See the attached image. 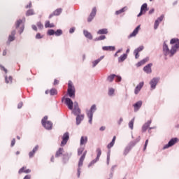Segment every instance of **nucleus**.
<instances>
[{
  "mask_svg": "<svg viewBox=\"0 0 179 179\" xmlns=\"http://www.w3.org/2000/svg\"><path fill=\"white\" fill-rule=\"evenodd\" d=\"M30 178H31L30 175H27V176L24 178V179H30Z\"/></svg>",
  "mask_w": 179,
  "mask_h": 179,
  "instance_id": "e2e57ef3",
  "label": "nucleus"
},
{
  "mask_svg": "<svg viewBox=\"0 0 179 179\" xmlns=\"http://www.w3.org/2000/svg\"><path fill=\"white\" fill-rule=\"evenodd\" d=\"M55 27L54 24L53 23L50 24V21H46L45 22V27H46V29L48 28V27Z\"/></svg>",
  "mask_w": 179,
  "mask_h": 179,
  "instance_id": "ea45409f",
  "label": "nucleus"
},
{
  "mask_svg": "<svg viewBox=\"0 0 179 179\" xmlns=\"http://www.w3.org/2000/svg\"><path fill=\"white\" fill-rule=\"evenodd\" d=\"M147 10H148V3H145L141 6V11L138 15V17H139V16H142L143 13H146Z\"/></svg>",
  "mask_w": 179,
  "mask_h": 179,
  "instance_id": "9b49d317",
  "label": "nucleus"
},
{
  "mask_svg": "<svg viewBox=\"0 0 179 179\" xmlns=\"http://www.w3.org/2000/svg\"><path fill=\"white\" fill-rule=\"evenodd\" d=\"M75 31V28L73 27V28H71L70 30H69V33L72 34V33H74Z\"/></svg>",
  "mask_w": 179,
  "mask_h": 179,
  "instance_id": "13d9d810",
  "label": "nucleus"
},
{
  "mask_svg": "<svg viewBox=\"0 0 179 179\" xmlns=\"http://www.w3.org/2000/svg\"><path fill=\"white\" fill-rule=\"evenodd\" d=\"M58 83H59V81H58L57 80H55L54 85H58Z\"/></svg>",
  "mask_w": 179,
  "mask_h": 179,
  "instance_id": "774afa93",
  "label": "nucleus"
},
{
  "mask_svg": "<svg viewBox=\"0 0 179 179\" xmlns=\"http://www.w3.org/2000/svg\"><path fill=\"white\" fill-rule=\"evenodd\" d=\"M102 50H103V51H115V47H114V46H103L102 48Z\"/></svg>",
  "mask_w": 179,
  "mask_h": 179,
  "instance_id": "5701e85b",
  "label": "nucleus"
},
{
  "mask_svg": "<svg viewBox=\"0 0 179 179\" xmlns=\"http://www.w3.org/2000/svg\"><path fill=\"white\" fill-rule=\"evenodd\" d=\"M33 30L37 31V27L36 25H32Z\"/></svg>",
  "mask_w": 179,
  "mask_h": 179,
  "instance_id": "338daca9",
  "label": "nucleus"
},
{
  "mask_svg": "<svg viewBox=\"0 0 179 179\" xmlns=\"http://www.w3.org/2000/svg\"><path fill=\"white\" fill-rule=\"evenodd\" d=\"M127 9V7H124L123 8L119 10H117L115 12V15H121V13H124V12H125Z\"/></svg>",
  "mask_w": 179,
  "mask_h": 179,
  "instance_id": "4c0bfd02",
  "label": "nucleus"
},
{
  "mask_svg": "<svg viewBox=\"0 0 179 179\" xmlns=\"http://www.w3.org/2000/svg\"><path fill=\"white\" fill-rule=\"evenodd\" d=\"M48 120V117L45 116L42 119V125L45 128V129H52V122L50 121H47Z\"/></svg>",
  "mask_w": 179,
  "mask_h": 179,
  "instance_id": "f257e3e1",
  "label": "nucleus"
},
{
  "mask_svg": "<svg viewBox=\"0 0 179 179\" xmlns=\"http://www.w3.org/2000/svg\"><path fill=\"white\" fill-rule=\"evenodd\" d=\"M15 34H16V31H13L11 32V35H10L8 37L9 41H13V40H15Z\"/></svg>",
  "mask_w": 179,
  "mask_h": 179,
  "instance_id": "473e14b6",
  "label": "nucleus"
},
{
  "mask_svg": "<svg viewBox=\"0 0 179 179\" xmlns=\"http://www.w3.org/2000/svg\"><path fill=\"white\" fill-rule=\"evenodd\" d=\"M103 58H104V56H101L100 58H99L96 60H94V62H92L93 68H94L99 64V62H100V61H101V59H103Z\"/></svg>",
  "mask_w": 179,
  "mask_h": 179,
  "instance_id": "bb28decb",
  "label": "nucleus"
},
{
  "mask_svg": "<svg viewBox=\"0 0 179 179\" xmlns=\"http://www.w3.org/2000/svg\"><path fill=\"white\" fill-rule=\"evenodd\" d=\"M153 12H155V9L150 10L149 15H152V13H153Z\"/></svg>",
  "mask_w": 179,
  "mask_h": 179,
  "instance_id": "69168bd1",
  "label": "nucleus"
},
{
  "mask_svg": "<svg viewBox=\"0 0 179 179\" xmlns=\"http://www.w3.org/2000/svg\"><path fill=\"white\" fill-rule=\"evenodd\" d=\"M122 121H124V120L122 119V117H120L119 122H118V124L121 125V122H122Z\"/></svg>",
  "mask_w": 179,
  "mask_h": 179,
  "instance_id": "052dcab7",
  "label": "nucleus"
},
{
  "mask_svg": "<svg viewBox=\"0 0 179 179\" xmlns=\"http://www.w3.org/2000/svg\"><path fill=\"white\" fill-rule=\"evenodd\" d=\"M148 61H149V58L144 59L141 60V62H138L136 64V66H138V67L142 66V65H145V64L146 62H148Z\"/></svg>",
  "mask_w": 179,
  "mask_h": 179,
  "instance_id": "b1692460",
  "label": "nucleus"
},
{
  "mask_svg": "<svg viewBox=\"0 0 179 179\" xmlns=\"http://www.w3.org/2000/svg\"><path fill=\"white\" fill-rule=\"evenodd\" d=\"M134 122H135V117H134L129 122V127L131 129H134Z\"/></svg>",
  "mask_w": 179,
  "mask_h": 179,
  "instance_id": "58836bf2",
  "label": "nucleus"
},
{
  "mask_svg": "<svg viewBox=\"0 0 179 179\" xmlns=\"http://www.w3.org/2000/svg\"><path fill=\"white\" fill-rule=\"evenodd\" d=\"M85 118L84 115H78L76 117V125H79Z\"/></svg>",
  "mask_w": 179,
  "mask_h": 179,
  "instance_id": "6ab92c4d",
  "label": "nucleus"
},
{
  "mask_svg": "<svg viewBox=\"0 0 179 179\" xmlns=\"http://www.w3.org/2000/svg\"><path fill=\"white\" fill-rule=\"evenodd\" d=\"M6 83H12V76H9L8 78L7 76L5 77Z\"/></svg>",
  "mask_w": 179,
  "mask_h": 179,
  "instance_id": "a19ab883",
  "label": "nucleus"
},
{
  "mask_svg": "<svg viewBox=\"0 0 179 179\" xmlns=\"http://www.w3.org/2000/svg\"><path fill=\"white\" fill-rule=\"evenodd\" d=\"M86 153L87 152L85 151L81 156L78 162V177H80V167L83 166V162L85 161V158L86 157Z\"/></svg>",
  "mask_w": 179,
  "mask_h": 179,
  "instance_id": "20e7f679",
  "label": "nucleus"
},
{
  "mask_svg": "<svg viewBox=\"0 0 179 179\" xmlns=\"http://www.w3.org/2000/svg\"><path fill=\"white\" fill-rule=\"evenodd\" d=\"M106 129V127H100V129H99V131H104Z\"/></svg>",
  "mask_w": 179,
  "mask_h": 179,
  "instance_id": "0e129e2a",
  "label": "nucleus"
},
{
  "mask_svg": "<svg viewBox=\"0 0 179 179\" xmlns=\"http://www.w3.org/2000/svg\"><path fill=\"white\" fill-rule=\"evenodd\" d=\"M37 27H38V29H43V27H44L43 26V24H41V22H38L37 23Z\"/></svg>",
  "mask_w": 179,
  "mask_h": 179,
  "instance_id": "603ef678",
  "label": "nucleus"
},
{
  "mask_svg": "<svg viewBox=\"0 0 179 179\" xmlns=\"http://www.w3.org/2000/svg\"><path fill=\"white\" fill-rule=\"evenodd\" d=\"M115 78H116V82H121V76H116Z\"/></svg>",
  "mask_w": 179,
  "mask_h": 179,
  "instance_id": "864d4df0",
  "label": "nucleus"
},
{
  "mask_svg": "<svg viewBox=\"0 0 179 179\" xmlns=\"http://www.w3.org/2000/svg\"><path fill=\"white\" fill-rule=\"evenodd\" d=\"M96 12H97V10L96 9V7H94L92 8V13H90V15L87 19L88 22H92V20H93V18L94 17V16H96Z\"/></svg>",
  "mask_w": 179,
  "mask_h": 179,
  "instance_id": "4468645a",
  "label": "nucleus"
},
{
  "mask_svg": "<svg viewBox=\"0 0 179 179\" xmlns=\"http://www.w3.org/2000/svg\"><path fill=\"white\" fill-rule=\"evenodd\" d=\"M128 55L123 54L118 58V62H124L127 59Z\"/></svg>",
  "mask_w": 179,
  "mask_h": 179,
  "instance_id": "393cba45",
  "label": "nucleus"
},
{
  "mask_svg": "<svg viewBox=\"0 0 179 179\" xmlns=\"http://www.w3.org/2000/svg\"><path fill=\"white\" fill-rule=\"evenodd\" d=\"M22 107H23V103L21 102L18 104V108H22Z\"/></svg>",
  "mask_w": 179,
  "mask_h": 179,
  "instance_id": "bf43d9fd",
  "label": "nucleus"
},
{
  "mask_svg": "<svg viewBox=\"0 0 179 179\" xmlns=\"http://www.w3.org/2000/svg\"><path fill=\"white\" fill-rule=\"evenodd\" d=\"M62 13V8H58L56 10L54 11L52 14H50L49 15V19H51L52 16H59V15H61Z\"/></svg>",
  "mask_w": 179,
  "mask_h": 179,
  "instance_id": "a211bd4d",
  "label": "nucleus"
},
{
  "mask_svg": "<svg viewBox=\"0 0 179 179\" xmlns=\"http://www.w3.org/2000/svg\"><path fill=\"white\" fill-rule=\"evenodd\" d=\"M134 111L136 112L138 111V110H139V108H141V107H142V101H138V102H136L134 105Z\"/></svg>",
  "mask_w": 179,
  "mask_h": 179,
  "instance_id": "4be33fe9",
  "label": "nucleus"
},
{
  "mask_svg": "<svg viewBox=\"0 0 179 179\" xmlns=\"http://www.w3.org/2000/svg\"><path fill=\"white\" fill-rule=\"evenodd\" d=\"M96 110H97V108H96V105H92L90 111L87 113V115L89 118V122L90 124L93 123V114L94 111H96Z\"/></svg>",
  "mask_w": 179,
  "mask_h": 179,
  "instance_id": "f03ea898",
  "label": "nucleus"
},
{
  "mask_svg": "<svg viewBox=\"0 0 179 179\" xmlns=\"http://www.w3.org/2000/svg\"><path fill=\"white\" fill-rule=\"evenodd\" d=\"M177 138H172L168 144L165 145L163 148V149H169V148H171V146H173V145H176L177 143Z\"/></svg>",
  "mask_w": 179,
  "mask_h": 179,
  "instance_id": "1a4fd4ad",
  "label": "nucleus"
},
{
  "mask_svg": "<svg viewBox=\"0 0 179 179\" xmlns=\"http://www.w3.org/2000/svg\"><path fill=\"white\" fill-rule=\"evenodd\" d=\"M114 92H115V90L113 88H110L108 92L109 96H113V94H114Z\"/></svg>",
  "mask_w": 179,
  "mask_h": 179,
  "instance_id": "09e8293b",
  "label": "nucleus"
},
{
  "mask_svg": "<svg viewBox=\"0 0 179 179\" xmlns=\"http://www.w3.org/2000/svg\"><path fill=\"white\" fill-rule=\"evenodd\" d=\"M143 85L144 83L143 82H141L135 88L134 90V93L135 94H138V93H139V92H141V90L142 89V87H143Z\"/></svg>",
  "mask_w": 179,
  "mask_h": 179,
  "instance_id": "f3484780",
  "label": "nucleus"
},
{
  "mask_svg": "<svg viewBox=\"0 0 179 179\" xmlns=\"http://www.w3.org/2000/svg\"><path fill=\"white\" fill-rule=\"evenodd\" d=\"M163 52L164 55L167 56L169 55V57H173V55H171V49H169V46L167 44H166V42L164 43L163 45Z\"/></svg>",
  "mask_w": 179,
  "mask_h": 179,
  "instance_id": "0eeeda50",
  "label": "nucleus"
},
{
  "mask_svg": "<svg viewBox=\"0 0 179 179\" xmlns=\"http://www.w3.org/2000/svg\"><path fill=\"white\" fill-rule=\"evenodd\" d=\"M152 63H150L144 66L143 71L145 72V73H152Z\"/></svg>",
  "mask_w": 179,
  "mask_h": 179,
  "instance_id": "dca6fc26",
  "label": "nucleus"
},
{
  "mask_svg": "<svg viewBox=\"0 0 179 179\" xmlns=\"http://www.w3.org/2000/svg\"><path fill=\"white\" fill-rule=\"evenodd\" d=\"M1 69H3L6 73H8V70H6V69H5V67H3V66H1Z\"/></svg>",
  "mask_w": 179,
  "mask_h": 179,
  "instance_id": "680f3d73",
  "label": "nucleus"
},
{
  "mask_svg": "<svg viewBox=\"0 0 179 179\" xmlns=\"http://www.w3.org/2000/svg\"><path fill=\"white\" fill-rule=\"evenodd\" d=\"M83 150H85L84 148H80L78 149V156H80V155H82V153H83Z\"/></svg>",
  "mask_w": 179,
  "mask_h": 179,
  "instance_id": "37998d69",
  "label": "nucleus"
},
{
  "mask_svg": "<svg viewBox=\"0 0 179 179\" xmlns=\"http://www.w3.org/2000/svg\"><path fill=\"white\" fill-rule=\"evenodd\" d=\"M36 150H38V145H36L31 152H29V157H33L34 156V153H36Z\"/></svg>",
  "mask_w": 179,
  "mask_h": 179,
  "instance_id": "c756f323",
  "label": "nucleus"
},
{
  "mask_svg": "<svg viewBox=\"0 0 179 179\" xmlns=\"http://www.w3.org/2000/svg\"><path fill=\"white\" fill-rule=\"evenodd\" d=\"M73 113L74 115H80V109L79 108H76L73 109Z\"/></svg>",
  "mask_w": 179,
  "mask_h": 179,
  "instance_id": "f704fd0d",
  "label": "nucleus"
},
{
  "mask_svg": "<svg viewBox=\"0 0 179 179\" xmlns=\"http://www.w3.org/2000/svg\"><path fill=\"white\" fill-rule=\"evenodd\" d=\"M15 26L16 29H19L20 27V34H22V33H23V31L24 30V24H23V20H17L16 22Z\"/></svg>",
  "mask_w": 179,
  "mask_h": 179,
  "instance_id": "39448f33",
  "label": "nucleus"
},
{
  "mask_svg": "<svg viewBox=\"0 0 179 179\" xmlns=\"http://www.w3.org/2000/svg\"><path fill=\"white\" fill-rule=\"evenodd\" d=\"M139 30H141V25H138L134 30V31L130 34L129 37H135V36H136L139 31Z\"/></svg>",
  "mask_w": 179,
  "mask_h": 179,
  "instance_id": "aec40b11",
  "label": "nucleus"
},
{
  "mask_svg": "<svg viewBox=\"0 0 179 179\" xmlns=\"http://www.w3.org/2000/svg\"><path fill=\"white\" fill-rule=\"evenodd\" d=\"M15 143H16V140L13 138L11 141V146H15Z\"/></svg>",
  "mask_w": 179,
  "mask_h": 179,
  "instance_id": "4d7b16f0",
  "label": "nucleus"
},
{
  "mask_svg": "<svg viewBox=\"0 0 179 179\" xmlns=\"http://www.w3.org/2000/svg\"><path fill=\"white\" fill-rule=\"evenodd\" d=\"M84 36L87 38H89V40H92L93 38V36H92V34H90L89 31L84 30L83 31Z\"/></svg>",
  "mask_w": 179,
  "mask_h": 179,
  "instance_id": "cd10ccee",
  "label": "nucleus"
},
{
  "mask_svg": "<svg viewBox=\"0 0 179 179\" xmlns=\"http://www.w3.org/2000/svg\"><path fill=\"white\" fill-rule=\"evenodd\" d=\"M150 124H152V120H149L145 124H143V126L142 127V130L143 132L148 131V129L150 126Z\"/></svg>",
  "mask_w": 179,
  "mask_h": 179,
  "instance_id": "412c9836",
  "label": "nucleus"
},
{
  "mask_svg": "<svg viewBox=\"0 0 179 179\" xmlns=\"http://www.w3.org/2000/svg\"><path fill=\"white\" fill-rule=\"evenodd\" d=\"M108 33V30L107 29H99L97 31V34H107Z\"/></svg>",
  "mask_w": 179,
  "mask_h": 179,
  "instance_id": "2f4dec72",
  "label": "nucleus"
},
{
  "mask_svg": "<svg viewBox=\"0 0 179 179\" xmlns=\"http://www.w3.org/2000/svg\"><path fill=\"white\" fill-rule=\"evenodd\" d=\"M48 36H54V34H55V31H54L53 29H49L48 31Z\"/></svg>",
  "mask_w": 179,
  "mask_h": 179,
  "instance_id": "79ce46f5",
  "label": "nucleus"
},
{
  "mask_svg": "<svg viewBox=\"0 0 179 179\" xmlns=\"http://www.w3.org/2000/svg\"><path fill=\"white\" fill-rule=\"evenodd\" d=\"M96 157L95 159L92 160L90 164L88 165V167H90L91 166H93V164H94V163L99 162L100 157L101 156V150L100 148H97L96 149Z\"/></svg>",
  "mask_w": 179,
  "mask_h": 179,
  "instance_id": "423d86ee",
  "label": "nucleus"
},
{
  "mask_svg": "<svg viewBox=\"0 0 179 179\" xmlns=\"http://www.w3.org/2000/svg\"><path fill=\"white\" fill-rule=\"evenodd\" d=\"M73 106L74 108H79V105L78 104V102H74Z\"/></svg>",
  "mask_w": 179,
  "mask_h": 179,
  "instance_id": "6e6d98bb",
  "label": "nucleus"
},
{
  "mask_svg": "<svg viewBox=\"0 0 179 179\" xmlns=\"http://www.w3.org/2000/svg\"><path fill=\"white\" fill-rule=\"evenodd\" d=\"M163 19H164V15H162L159 17L157 18V20H155L154 29L156 30L159 27V24L161 22H163Z\"/></svg>",
  "mask_w": 179,
  "mask_h": 179,
  "instance_id": "ddd939ff",
  "label": "nucleus"
},
{
  "mask_svg": "<svg viewBox=\"0 0 179 179\" xmlns=\"http://www.w3.org/2000/svg\"><path fill=\"white\" fill-rule=\"evenodd\" d=\"M96 41L106 40V36L102 35V36H99V38H96Z\"/></svg>",
  "mask_w": 179,
  "mask_h": 179,
  "instance_id": "8fccbe9b",
  "label": "nucleus"
},
{
  "mask_svg": "<svg viewBox=\"0 0 179 179\" xmlns=\"http://www.w3.org/2000/svg\"><path fill=\"white\" fill-rule=\"evenodd\" d=\"M143 46H140L134 50V54L135 55L136 59H138V58H139V52H141V51H143Z\"/></svg>",
  "mask_w": 179,
  "mask_h": 179,
  "instance_id": "2eb2a0df",
  "label": "nucleus"
},
{
  "mask_svg": "<svg viewBox=\"0 0 179 179\" xmlns=\"http://www.w3.org/2000/svg\"><path fill=\"white\" fill-rule=\"evenodd\" d=\"M31 15H34V11L33 10H29L27 11V16H31Z\"/></svg>",
  "mask_w": 179,
  "mask_h": 179,
  "instance_id": "a18cd8bd",
  "label": "nucleus"
},
{
  "mask_svg": "<svg viewBox=\"0 0 179 179\" xmlns=\"http://www.w3.org/2000/svg\"><path fill=\"white\" fill-rule=\"evenodd\" d=\"M115 76H117L115 74H112V75L108 76V78H107L108 82H113L114 80V78H115Z\"/></svg>",
  "mask_w": 179,
  "mask_h": 179,
  "instance_id": "e433bc0d",
  "label": "nucleus"
},
{
  "mask_svg": "<svg viewBox=\"0 0 179 179\" xmlns=\"http://www.w3.org/2000/svg\"><path fill=\"white\" fill-rule=\"evenodd\" d=\"M31 171H30V169H27L25 170L24 169V167H22L21 168L20 170H19V174H22V173H30Z\"/></svg>",
  "mask_w": 179,
  "mask_h": 179,
  "instance_id": "72a5a7b5",
  "label": "nucleus"
},
{
  "mask_svg": "<svg viewBox=\"0 0 179 179\" xmlns=\"http://www.w3.org/2000/svg\"><path fill=\"white\" fill-rule=\"evenodd\" d=\"M133 146H135V143L132 146L129 145L125 148L124 152V155H125V156H126V155H128V153H129V151L131 150V149H132Z\"/></svg>",
  "mask_w": 179,
  "mask_h": 179,
  "instance_id": "7c9ffc66",
  "label": "nucleus"
},
{
  "mask_svg": "<svg viewBox=\"0 0 179 179\" xmlns=\"http://www.w3.org/2000/svg\"><path fill=\"white\" fill-rule=\"evenodd\" d=\"M65 104H66L69 110H73V102L69 98L65 99Z\"/></svg>",
  "mask_w": 179,
  "mask_h": 179,
  "instance_id": "f8f14e48",
  "label": "nucleus"
},
{
  "mask_svg": "<svg viewBox=\"0 0 179 179\" xmlns=\"http://www.w3.org/2000/svg\"><path fill=\"white\" fill-rule=\"evenodd\" d=\"M69 139V133H65L62 136V141L61 142V146H65Z\"/></svg>",
  "mask_w": 179,
  "mask_h": 179,
  "instance_id": "9d476101",
  "label": "nucleus"
},
{
  "mask_svg": "<svg viewBox=\"0 0 179 179\" xmlns=\"http://www.w3.org/2000/svg\"><path fill=\"white\" fill-rule=\"evenodd\" d=\"M68 94L69 97H75V87L72 85V81L69 82Z\"/></svg>",
  "mask_w": 179,
  "mask_h": 179,
  "instance_id": "7ed1b4c3",
  "label": "nucleus"
},
{
  "mask_svg": "<svg viewBox=\"0 0 179 179\" xmlns=\"http://www.w3.org/2000/svg\"><path fill=\"white\" fill-rule=\"evenodd\" d=\"M87 143V136H82L80 138V145H86Z\"/></svg>",
  "mask_w": 179,
  "mask_h": 179,
  "instance_id": "a878e982",
  "label": "nucleus"
},
{
  "mask_svg": "<svg viewBox=\"0 0 179 179\" xmlns=\"http://www.w3.org/2000/svg\"><path fill=\"white\" fill-rule=\"evenodd\" d=\"M111 153V151L109 150L107 154V164H110V155Z\"/></svg>",
  "mask_w": 179,
  "mask_h": 179,
  "instance_id": "49530a36",
  "label": "nucleus"
},
{
  "mask_svg": "<svg viewBox=\"0 0 179 179\" xmlns=\"http://www.w3.org/2000/svg\"><path fill=\"white\" fill-rule=\"evenodd\" d=\"M36 38H43V36H41V34H40V33H38L36 34Z\"/></svg>",
  "mask_w": 179,
  "mask_h": 179,
  "instance_id": "5fc2aeb1",
  "label": "nucleus"
},
{
  "mask_svg": "<svg viewBox=\"0 0 179 179\" xmlns=\"http://www.w3.org/2000/svg\"><path fill=\"white\" fill-rule=\"evenodd\" d=\"M62 153H64V148H59V150L56 152L55 157H59Z\"/></svg>",
  "mask_w": 179,
  "mask_h": 179,
  "instance_id": "c9c22d12",
  "label": "nucleus"
},
{
  "mask_svg": "<svg viewBox=\"0 0 179 179\" xmlns=\"http://www.w3.org/2000/svg\"><path fill=\"white\" fill-rule=\"evenodd\" d=\"M149 143V140H146L144 145L143 150H146V148H148V144Z\"/></svg>",
  "mask_w": 179,
  "mask_h": 179,
  "instance_id": "3c124183",
  "label": "nucleus"
},
{
  "mask_svg": "<svg viewBox=\"0 0 179 179\" xmlns=\"http://www.w3.org/2000/svg\"><path fill=\"white\" fill-rule=\"evenodd\" d=\"M115 139H116V137L113 136L112 141L107 145L108 149H111V148L114 146V144L115 143Z\"/></svg>",
  "mask_w": 179,
  "mask_h": 179,
  "instance_id": "c85d7f7f",
  "label": "nucleus"
},
{
  "mask_svg": "<svg viewBox=\"0 0 179 179\" xmlns=\"http://www.w3.org/2000/svg\"><path fill=\"white\" fill-rule=\"evenodd\" d=\"M50 93L51 96H54L55 94H57V90L52 89V90H50Z\"/></svg>",
  "mask_w": 179,
  "mask_h": 179,
  "instance_id": "de8ad7c7",
  "label": "nucleus"
},
{
  "mask_svg": "<svg viewBox=\"0 0 179 179\" xmlns=\"http://www.w3.org/2000/svg\"><path fill=\"white\" fill-rule=\"evenodd\" d=\"M55 36H61L62 34V30L57 29L56 31H55Z\"/></svg>",
  "mask_w": 179,
  "mask_h": 179,
  "instance_id": "c03bdc74",
  "label": "nucleus"
},
{
  "mask_svg": "<svg viewBox=\"0 0 179 179\" xmlns=\"http://www.w3.org/2000/svg\"><path fill=\"white\" fill-rule=\"evenodd\" d=\"M160 80V78H154L150 82V87L151 89H156V86L157 85V83H159V81Z\"/></svg>",
  "mask_w": 179,
  "mask_h": 179,
  "instance_id": "6e6552de",
  "label": "nucleus"
}]
</instances>
